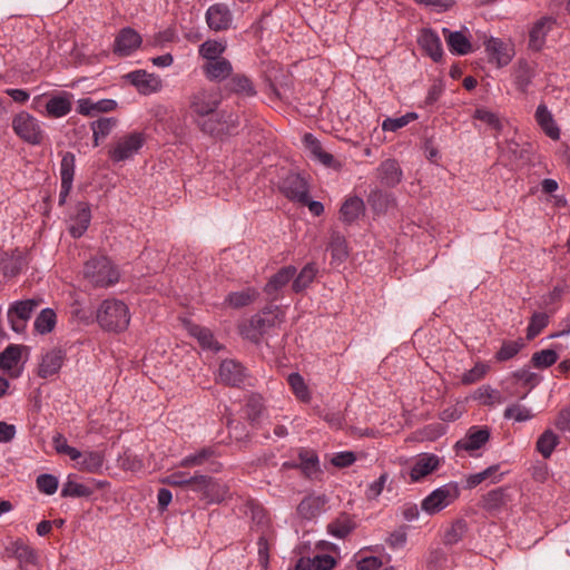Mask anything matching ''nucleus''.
Instances as JSON below:
<instances>
[{"mask_svg":"<svg viewBox=\"0 0 570 570\" xmlns=\"http://www.w3.org/2000/svg\"><path fill=\"white\" fill-rule=\"evenodd\" d=\"M101 328L109 332H122L130 323V312L125 302L108 298L101 302L96 314Z\"/></svg>","mask_w":570,"mask_h":570,"instance_id":"obj_1","label":"nucleus"},{"mask_svg":"<svg viewBox=\"0 0 570 570\" xmlns=\"http://www.w3.org/2000/svg\"><path fill=\"white\" fill-rule=\"evenodd\" d=\"M83 273L86 278L97 287H108L119 279V271L106 256L94 257L86 262Z\"/></svg>","mask_w":570,"mask_h":570,"instance_id":"obj_2","label":"nucleus"},{"mask_svg":"<svg viewBox=\"0 0 570 570\" xmlns=\"http://www.w3.org/2000/svg\"><path fill=\"white\" fill-rule=\"evenodd\" d=\"M13 132L29 145H40L45 138L42 124L31 114L20 111L12 118Z\"/></svg>","mask_w":570,"mask_h":570,"instance_id":"obj_3","label":"nucleus"},{"mask_svg":"<svg viewBox=\"0 0 570 570\" xmlns=\"http://www.w3.org/2000/svg\"><path fill=\"white\" fill-rule=\"evenodd\" d=\"M460 495V490L456 483L450 482L435 490H433L421 503V509L428 514H435L451 503H453Z\"/></svg>","mask_w":570,"mask_h":570,"instance_id":"obj_4","label":"nucleus"},{"mask_svg":"<svg viewBox=\"0 0 570 570\" xmlns=\"http://www.w3.org/2000/svg\"><path fill=\"white\" fill-rule=\"evenodd\" d=\"M145 141V135L141 132L124 135L110 146L108 156L114 163L125 161L134 157L142 148Z\"/></svg>","mask_w":570,"mask_h":570,"instance_id":"obj_5","label":"nucleus"},{"mask_svg":"<svg viewBox=\"0 0 570 570\" xmlns=\"http://www.w3.org/2000/svg\"><path fill=\"white\" fill-rule=\"evenodd\" d=\"M219 104L220 95L209 89H199L189 99V108L195 119L212 115L217 110Z\"/></svg>","mask_w":570,"mask_h":570,"instance_id":"obj_6","label":"nucleus"},{"mask_svg":"<svg viewBox=\"0 0 570 570\" xmlns=\"http://www.w3.org/2000/svg\"><path fill=\"white\" fill-rule=\"evenodd\" d=\"M188 487L191 491L199 493L210 503L222 501L226 493L223 485L217 483L213 478L204 474L193 475Z\"/></svg>","mask_w":570,"mask_h":570,"instance_id":"obj_7","label":"nucleus"},{"mask_svg":"<svg viewBox=\"0 0 570 570\" xmlns=\"http://www.w3.org/2000/svg\"><path fill=\"white\" fill-rule=\"evenodd\" d=\"M279 323L281 320L276 311L264 309L249 320L248 326L244 330V334L246 337L256 341L258 336L268 332Z\"/></svg>","mask_w":570,"mask_h":570,"instance_id":"obj_8","label":"nucleus"},{"mask_svg":"<svg viewBox=\"0 0 570 570\" xmlns=\"http://www.w3.org/2000/svg\"><path fill=\"white\" fill-rule=\"evenodd\" d=\"M490 439V431L488 428L471 426L466 434L454 444L456 454L466 452L473 455L475 451L484 446Z\"/></svg>","mask_w":570,"mask_h":570,"instance_id":"obj_9","label":"nucleus"},{"mask_svg":"<svg viewBox=\"0 0 570 570\" xmlns=\"http://www.w3.org/2000/svg\"><path fill=\"white\" fill-rule=\"evenodd\" d=\"M443 464V459L433 453L419 454L410 469L409 475L411 482H419L439 470Z\"/></svg>","mask_w":570,"mask_h":570,"instance_id":"obj_10","label":"nucleus"},{"mask_svg":"<svg viewBox=\"0 0 570 570\" xmlns=\"http://www.w3.org/2000/svg\"><path fill=\"white\" fill-rule=\"evenodd\" d=\"M38 303L33 299L20 301L12 304L8 309V321L12 331L22 333L26 330L27 322L30 320L33 309Z\"/></svg>","mask_w":570,"mask_h":570,"instance_id":"obj_11","label":"nucleus"},{"mask_svg":"<svg viewBox=\"0 0 570 570\" xmlns=\"http://www.w3.org/2000/svg\"><path fill=\"white\" fill-rule=\"evenodd\" d=\"M233 12L225 3L212 4L206 11V22L215 32L226 31L233 24Z\"/></svg>","mask_w":570,"mask_h":570,"instance_id":"obj_12","label":"nucleus"},{"mask_svg":"<svg viewBox=\"0 0 570 570\" xmlns=\"http://www.w3.org/2000/svg\"><path fill=\"white\" fill-rule=\"evenodd\" d=\"M281 191L291 200L299 204L307 202L309 193L307 181L298 174L287 175L282 184Z\"/></svg>","mask_w":570,"mask_h":570,"instance_id":"obj_13","label":"nucleus"},{"mask_svg":"<svg viewBox=\"0 0 570 570\" xmlns=\"http://www.w3.org/2000/svg\"><path fill=\"white\" fill-rule=\"evenodd\" d=\"M142 42L140 35L132 28H124L115 39L114 52L127 57L136 51Z\"/></svg>","mask_w":570,"mask_h":570,"instance_id":"obj_14","label":"nucleus"},{"mask_svg":"<svg viewBox=\"0 0 570 570\" xmlns=\"http://www.w3.org/2000/svg\"><path fill=\"white\" fill-rule=\"evenodd\" d=\"M485 50L490 61L494 62L499 68L509 65L514 56L512 46L503 42L499 38H490L485 42Z\"/></svg>","mask_w":570,"mask_h":570,"instance_id":"obj_15","label":"nucleus"},{"mask_svg":"<svg viewBox=\"0 0 570 570\" xmlns=\"http://www.w3.org/2000/svg\"><path fill=\"white\" fill-rule=\"evenodd\" d=\"M218 375L220 382L233 386H239L243 384L247 376L246 370L243 365L234 360L223 361L219 366Z\"/></svg>","mask_w":570,"mask_h":570,"instance_id":"obj_16","label":"nucleus"},{"mask_svg":"<svg viewBox=\"0 0 570 570\" xmlns=\"http://www.w3.org/2000/svg\"><path fill=\"white\" fill-rule=\"evenodd\" d=\"M127 78L144 95L157 92L161 89L160 78L145 70L132 71L127 75Z\"/></svg>","mask_w":570,"mask_h":570,"instance_id":"obj_17","label":"nucleus"},{"mask_svg":"<svg viewBox=\"0 0 570 570\" xmlns=\"http://www.w3.org/2000/svg\"><path fill=\"white\" fill-rule=\"evenodd\" d=\"M556 20L551 17H542L534 22L529 32V48L539 51L546 43L547 35L552 30Z\"/></svg>","mask_w":570,"mask_h":570,"instance_id":"obj_18","label":"nucleus"},{"mask_svg":"<svg viewBox=\"0 0 570 570\" xmlns=\"http://www.w3.org/2000/svg\"><path fill=\"white\" fill-rule=\"evenodd\" d=\"M23 346L10 344L0 355V368L11 377H18L21 373L19 363L21 360Z\"/></svg>","mask_w":570,"mask_h":570,"instance_id":"obj_19","label":"nucleus"},{"mask_svg":"<svg viewBox=\"0 0 570 570\" xmlns=\"http://www.w3.org/2000/svg\"><path fill=\"white\" fill-rule=\"evenodd\" d=\"M117 108V101L114 99H101L98 101L91 98H81L77 101V111L82 116H96L100 112H109Z\"/></svg>","mask_w":570,"mask_h":570,"instance_id":"obj_20","label":"nucleus"},{"mask_svg":"<svg viewBox=\"0 0 570 570\" xmlns=\"http://www.w3.org/2000/svg\"><path fill=\"white\" fill-rule=\"evenodd\" d=\"M65 360V353L59 348H52L43 354L39 365L38 375L42 379L58 373Z\"/></svg>","mask_w":570,"mask_h":570,"instance_id":"obj_21","label":"nucleus"},{"mask_svg":"<svg viewBox=\"0 0 570 570\" xmlns=\"http://www.w3.org/2000/svg\"><path fill=\"white\" fill-rule=\"evenodd\" d=\"M204 75L212 81H223L233 72V66L226 58L206 61L202 67Z\"/></svg>","mask_w":570,"mask_h":570,"instance_id":"obj_22","label":"nucleus"},{"mask_svg":"<svg viewBox=\"0 0 570 570\" xmlns=\"http://www.w3.org/2000/svg\"><path fill=\"white\" fill-rule=\"evenodd\" d=\"M91 219L90 207L87 203H79L76 207V214L70 217V234L77 238L83 235Z\"/></svg>","mask_w":570,"mask_h":570,"instance_id":"obj_23","label":"nucleus"},{"mask_svg":"<svg viewBox=\"0 0 570 570\" xmlns=\"http://www.w3.org/2000/svg\"><path fill=\"white\" fill-rule=\"evenodd\" d=\"M504 472H501V464H493L480 471L466 476L465 488L473 489L482 482L488 481L489 483H498L502 480Z\"/></svg>","mask_w":570,"mask_h":570,"instance_id":"obj_24","label":"nucleus"},{"mask_svg":"<svg viewBox=\"0 0 570 570\" xmlns=\"http://www.w3.org/2000/svg\"><path fill=\"white\" fill-rule=\"evenodd\" d=\"M419 45L434 61L441 60L443 56L440 37L432 30H423L419 37Z\"/></svg>","mask_w":570,"mask_h":570,"instance_id":"obj_25","label":"nucleus"},{"mask_svg":"<svg viewBox=\"0 0 570 570\" xmlns=\"http://www.w3.org/2000/svg\"><path fill=\"white\" fill-rule=\"evenodd\" d=\"M510 501L508 490L505 488H497L482 497L481 505L488 512H498L504 508Z\"/></svg>","mask_w":570,"mask_h":570,"instance_id":"obj_26","label":"nucleus"},{"mask_svg":"<svg viewBox=\"0 0 570 570\" xmlns=\"http://www.w3.org/2000/svg\"><path fill=\"white\" fill-rule=\"evenodd\" d=\"M443 35L451 52L464 56L472 51V45L463 32L450 31L448 28H443Z\"/></svg>","mask_w":570,"mask_h":570,"instance_id":"obj_27","label":"nucleus"},{"mask_svg":"<svg viewBox=\"0 0 570 570\" xmlns=\"http://www.w3.org/2000/svg\"><path fill=\"white\" fill-rule=\"evenodd\" d=\"M535 120L544 134L553 140L560 138V129L557 126L552 114L549 111L546 105H539L535 110Z\"/></svg>","mask_w":570,"mask_h":570,"instance_id":"obj_28","label":"nucleus"},{"mask_svg":"<svg viewBox=\"0 0 570 570\" xmlns=\"http://www.w3.org/2000/svg\"><path fill=\"white\" fill-rule=\"evenodd\" d=\"M104 462L105 455L101 451H85L78 464L73 466L81 472L98 473L102 469Z\"/></svg>","mask_w":570,"mask_h":570,"instance_id":"obj_29","label":"nucleus"},{"mask_svg":"<svg viewBox=\"0 0 570 570\" xmlns=\"http://www.w3.org/2000/svg\"><path fill=\"white\" fill-rule=\"evenodd\" d=\"M379 178L385 186L393 187L402 179V170L394 159L384 160L377 168Z\"/></svg>","mask_w":570,"mask_h":570,"instance_id":"obj_30","label":"nucleus"},{"mask_svg":"<svg viewBox=\"0 0 570 570\" xmlns=\"http://www.w3.org/2000/svg\"><path fill=\"white\" fill-rule=\"evenodd\" d=\"M364 212V203L358 197L347 198L341 209L340 218L344 223L351 224L355 222Z\"/></svg>","mask_w":570,"mask_h":570,"instance_id":"obj_31","label":"nucleus"},{"mask_svg":"<svg viewBox=\"0 0 570 570\" xmlns=\"http://www.w3.org/2000/svg\"><path fill=\"white\" fill-rule=\"evenodd\" d=\"M187 328H188L189 334L198 341V343L200 344V346L203 348L209 350V351H219L220 350V345L214 338V335L210 332V330H208L206 327H202L196 324H188Z\"/></svg>","mask_w":570,"mask_h":570,"instance_id":"obj_32","label":"nucleus"},{"mask_svg":"<svg viewBox=\"0 0 570 570\" xmlns=\"http://www.w3.org/2000/svg\"><path fill=\"white\" fill-rule=\"evenodd\" d=\"M534 76L535 71L531 65H529L528 62H519L513 76L517 89L525 94Z\"/></svg>","mask_w":570,"mask_h":570,"instance_id":"obj_33","label":"nucleus"},{"mask_svg":"<svg viewBox=\"0 0 570 570\" xmlns=\"http://www.w3.org/2000/svg\"><path fill=\"white\" fill-rule=\"evenodd\" d=\"M70 95L55 96L46 104V110L49 116L60 118L68 115L71 110Z\"/></svg>","mask_w":570,"mask_h":570,"instance_id":"obj_34","label":"nucleus"},{"mask_svg":"<svg viewBox=\"0 0 570 570\" xmlns=\"http://www.w3.org/2000/svg\"><path fill=\"white\" fill-rule=\"evenodd\" d=\"M296 273L295 267L286 266L279 269L275 275L271 277L268 283L265 285V292L271 295L284 287L294 277Z\"/></svg>","mask_w":570,"mask_h":570,"instance_id":"obj_35","label":"nucleus"},{"mask_svg":"<svg viewBox=\"0 0 570 570\" xmlns=\"http://www.w3.org/2000/svg\"><path fill=\"white\" fill-rule=\"evenodd\" d=\"M355 528V523L347 514H341L334 521L328 523L327 531L331 535L337 539H344L347 537Z\"/></svg>","mask_w":570,"mask_h":570,"instance_id":"obj_36","label":"nucleus"},{"mask_svg":"<svg viewBox=\"0 0 570 570\" xmlns=\"http://www.w3.org/2000/svg\"><path fill=\"white\" fill-rule=\"evenodd\" d=\"M116 118H100L92 121L90 128L92 130L94 146H99L101 139H105L116 127Z\"/></svg>","mask_w":570,"mask_h":570,"instance_id":"obj_37","label":"nucleus"},{"mask_svg":"<svg viewBox=\"0 0 570 570\" xmlns=\"http://www.w3.org/2000/svg\"><path fill=\"white\" fill-rule=\"evenodd\" d=\"M258 297V292L254 288H246L239 292H233L227 295L225 303L232 307L239 308L249 305Z\"/></svg>","mask_w":570,"mask_h":570,"instance_id":"obj_38","label":"nucleus"},{"mask_svg":"<svg viewBox=\"0 0 570 570\" xmlns=\"http://www.w3.org/2000/svg\"><path fill=\"white\" fill-rule=\"evenodd\" d=\"M303 141L312 156L325 166L333 163V156L323 150L321 142L312 135L305 134Z\"/></svg>","mask_w":570,"mask_h":570,"instance_id":"obj_39","label":"nucleus"},{"mask_svg":"<svg viewBox=\"0 0 570 570\" xmlns=\"http://www.w3.org/2000/svg\"><path fill=\"white\" fill-rule=\"evenodd\" d=\"M57 323V315L52 308L42 309L35 320V330L41 334H48L53 331Z\"/></svg>","mask_w":570,"mask_h":570,"instance_id":"obj_40","label":"nucleus"},{"mask_svg":"<svg viewBox=\"0 0 570 570\" xmlns=\"http://www.w3.org/2000/svg\"><path fill=\"white\" fill-rule=\"evenodd\" d=\"M226 50V42L218 40H207L199 46L198 53L206 61H212L222 58Z\"/></svg>","mask_w":570,"mask_h":570,"instance_id":"obj_41","label":"nucleus"},{"mask_svg":"<svg viewBox=\"0 0 570 570\" xmlns=\"http://www.w3.org/2000/svg\"><path fill=\"white\" fill-rule=\"evenodd\" d=\"M198 127L202 129V131L209 134V135H219L224 132V127L222 122V116L218 112H213L212 115H208L204 118H197L195 119Z\"/></svg>","mask_w":570,"mask_h":570,"instance_id":"obj_42","label":"nucleus"},{"mask_svg":"<svg viewBox=\"0 0 570 570\" xmlns=\"http://www.w3.org/2000/svg\"><path fill=\"white\" fill-rule=\"evenodd\" d=\"M91 494V491L88 487L85 484L78 483L75 480L73 475H68L66 482L62 485L61 489V497L68 498H82V497H89Z\"/></svg>","mask_w":570,"mask_h":570,"instance_id":"obj_43","label":"nucleus"},{"mask_svg":"<svg viewBox=\"0 0 570 570\" xmlns=\"http://www.w3.org/2000/svg\"><path fill=\"white\" fill-rule=\"evenodd\" d=\"M318 269L315 264H306L297 277L293 282V289L296 293H299L308 287V285L314 281Z\"/></svg>","mask_w":570,"mask_h":570,"instance_id":"obj_44","label":"nucleus"},{"mask_svg":"<svg viewBox=\"0 0 570 570\" xmlns=\"http://www.w3.org/2000/svg\"><path fill=\"white\" fill-rule=\"evenodd\" d=\"M330 250L334 263H343L348 256L345 238L340 234H333L331 237Z\"/></svg>","mask_w":570,"mask_h":570,"instance_id":"obj_45","label":"nucleus"},{"mask_svg":"<svg viewBox=\"0 0 570 570\" xmlns=\"http://www.w3.org/2000/svg\"><path fill=\"white\" fill-rule=\"evenodd\" d=\"M229 87L237 95L252 97L256 94L252 80L244 75H235L229 81Z\"/></svg>","mask_w":570,"mask_h":570,"instance_id":"obj_46","label":"nucleus"},{"mask_svg":"<svg viewBox=\"0 0 570 570\" xmlns=\"http://www.w3.org/2000/svg\"><path fill=\"white\" fill-rule=\"evenodd\" d=\"M287 382L295 394V396L302 402H309L311 394L309 390L303 379V376L298 373H292L287 377Z\"/></svg>","mask_w":570,"mask_h":570,"instance_id":"obj_47","label":"nucleus"},{"mask_svg":"<svg viewBox=\"0 0 570 570\" xmlns=\"http://www.w3.org/2000/svg\"><path fill=\"white\" fill-rule=\"evenodd\" d=\"M75 163L76 158L72 153L67 151L62 155L60 163V178L61 183H63L66 187L73 183Z\"/></svg>","mask_w":570,"mask_h":570,"instance_id":"obj_48","label":"nucleus"},{"mask_svg":"<svg viewBox=\"0 0 570 570\" xmlns=\"http://www.w3.org/2000/svg\"><path fill=\"white\" fill-rule=\"evenodd\" d=\"M504 419L513 420L514 422H527L533 417L532 411L520 404L513 403L509 405L503 413Z\"/></svg>","mask_w":570,"mask_h":570,"instance_id":"obj_49","label":"nucleus"},{"mask_svg":"<svg viewBox=\"0 0 570 570\" xmlns=\"http://www.w3.org/2000/svg\"><path fill=\"white\" fill-rule=\"evenodd\" d=\"M558 445V436L551 431H544L537 441V450L543 458H549Z\"/></svg>","mask_w":570,"mask_h":570,"instance_id":"obj_50","label":"nucleus"},{"mask_svg":"<svg viewBox=\"0 0 570 570\" xmlns=\"http://www.w3.org/2000/svg\"><path fill=\"white\" fill-rule=\"evenodd\" d=\"M14 556L19 560L21 567L35 564L37 561L35 551L21 541L14 543Z\"/></svg>","mask_w":570,"mask_h":570,"instance_id":"obj_51","label":"nucleus"},{"mask_svg":"<svg viewBox=\"0 0 570 570\" xmlns=\"http://www.w3.org/2000/svg\"><path fill=\"white\" fill-rule=\"evenodd\" d=\"M558 360V354L553 350H542L532 355V364L537 368H546L554 364Z\"/></svg>","mask_w":570,"mask_h":570,"instance_id":"obj_52","label":"nucleus"},{"mask_svg":"<svg viewBox=\"0 0 570 570\" xmlns=\"http://www.w3.org/2000/svg\"><path fill=\"white\" fill-rule=\"evenodd\" d=\"M417 115L415 112H409L397 118H386L382 122V129L384 131H396L405 127L410 121L415 120Z\"/></svg>","mask_w":570,"mask_h":570,"instance_id":"obj_53","label":"nucleus"},{"mask_svg":"<svg viewBox=\"0 0 570 570\" xmlns=\"http://www.w3.org/2000/svg\"><path fill=\"white\" fill-rule=\"evenodd\" d=\"M474 118L478 120H481L482 122H484L492 129H495V130L502 129V121L499 118V116L495 112L490 111L485 108H478L474 112Z\"/></svg>","mask_w":570,"mask_h":570,"instance_id":"obj_54","label":"nucleus"},{"mask_svg":"<svg viewBox=\"0 0 570 570\" xmlns=\"http://www.w3.org/2000/svg\"><path fill=\"white\" fill-rule=\"evenodd\" d=\"M485 405H494L503 402L501 394L490 386H482L476 391V396Z\"/></svg>","mask_w":570,"mask_h":570,"instance_id":"obj_55","label":"nucleus"},{"mask_svg":"<svg viewBox=\"0 0 570 570\" xmlns=\"http://www.w3.org/2000/svg\"><path fill=\"white\" fill-rule=\"evenodd\" d=\"M548 322L549 320L547 314L534 313L527 330V337H535L548 325Z\"/></svg>","mask_w":570,"mask_h":570,"instance_id":"obj_56","label":"nucleus"},{"mask_svg":"<svg viewBox=\"0 0 570 570\" xmlns=\"http://www.w3.org/2000/svg\"><path fill=\"white\" fill-rule=\"evenodd\" d=\"M488 371L489 365L484 363H476L471 370L466 371L462 375L461 382L463 384H473L483 379Z\"/></svg>","mask_w":570,"mask_h":570,"instance_id":"obj_57","label":"nucleus"},{"mask_svg":"<svg viewBox=\"0 0 570 570\" xmlns=\"http://www.w3.org/2000/svg\"><path fill=\"white\" fill-rule=\"evenodd\" d=\"M58 479L52 474H40L37 478V487L40 492L51 495L58 489Z\"/></svg>","mask_w":570,"mask_h":570,"instance_id":"obj_58","label":"nucleus"},{"mask_svg":"<svg viewBox=\"0 0 570 570\" xmlns=\"http://www.w3.org/2000/svg\"><path fill=\"white\" fill-rule=\"evenodd\" d=\"M212 454L213 452L209 449H203L197 453L185 456L180 461L179 465L184 468L202 465L212 456Z\"/></svg>","mask_w":570,"mask_h":570,"instance_id":"obj_59","label":"nucleus"},{"mask_svg":"<svg viewBox=\"0 0 570 570\" xmlns=\"http://www.w3.org/2000/svg\"><path fill=\"white\" fill-rule=\"evenodd\" d=\"M191 476L184 471H175L164 478L161 483L171 485V487H188L190 483Z\"/></svg>","mask_w":570,"mask_h":570,"instance_id":"obj_60","label":"nucleus"},{"mask_svg":"<svg viewBox=\"0 0 570 570\" xmlns=\"http://www.w3.org/2000/svg\"><path fill=\"white\" fill-rule=\"evenodd\" d=\"M415 3L430 7L435 12L442 13L451 10L455 6V0H414Z\"/></svg>","mask_w":570,"mask_h":570,"instance_id":"obj_61","label":"nucleus"},{"mask_svg":"<svg viewBox=\"0 0 570 570\" xmlns=\"http://www.w3.org/2000/svg\"><path fill=\"white\" fill-rule=\"evenodd\" d=\"M318 459L314 452L311 451H302L299 453V464L302 469L311 474L317 471Z\"/></svg>","mask_w":570,"mask_h":570,"instance_id":"obj_62","label":"nucleus"},{"mask_svg":"<svg viewBox=\"0 0 570 570\" xmlns=\"http://www.w3.org/2000/svg\"><path fill=\"white\" fill-rule=\"evenodd\" d=\"M520 342H505L497 353L498 361H508L519 353L522 347Z\"/></svg>","mask_w":570,"mask_h":570,"instance_id":"obj_63","label":"nucleus"},{"mask_svg":"<svg viewBox=\"0 0 570 570\" xmlns=\"http://www.w3.org/2000/svg\"><path fill=\"white\" fill-rule=\"evenodd\" d=\"M311 559L314 570H332L336 563L335 559L330 554H317Z\"/></svg>","mask_w":570,"mask_h":570,"instance_id":"obj_64","label":"nucleus"}]
</instances>
